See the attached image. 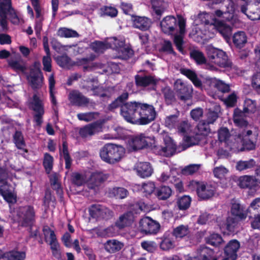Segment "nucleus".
Here are the masks:
<instances>
[{
    "instance_id": "38",
    "label": "nucleus",
    "mask_w": 260,
    "mask_h": 260,
    "mask_svg": "<svg viewBox=\"0 0 260 260\" xmlns=\"http://www.w3.org/2000/svg\"><path fill=\"white\" fill-rule=\"evenodd\" d=\"M49 180L52 189L56 191V194L59 198H63V190L60 183L58 182V174L54 173L50 175Z\"/></svg>"
},
{
    "instance_id": "16",
    "label": "nucleus",
    "mask_w": 260,
    "mask_h": 260,
    "mask_svg": "<svg viewBox=\"0 0 260 260\" xmlns=\"http://www.w3.org/2000/svg\"><path fill=\"white\" fill-rule=\"evenodd\" d=\"M240 247V243L237 240H230L223 248L224 258L222 260H236Z\"/></svg>"
},
{
    "instance_id": "8",
    "label": "nucleus",
    "mask_w": 260,
    "mask_h": 260,
    "mask_svg": "<svg viewBox=\"0 0 260 260\" xmlns=\"http://www.w3.org/2000/svg\"><path fill=\"white\" fill-rule=\"evenodd\" d=\"M89 214L92 218L106 220L111 219L114 212L111 209L100 204H92L88 208Z\"/></svg>"
},
{
    "instance_id": "14",
    "label": "nucleus",
    "mask_w": 260,
    "mask_h": 260,
    "mask_svg": "<svg viewBox=\"0 0 260 260\" xmlns=\"http://www.w3.org/2000/svg\"><path fill=\"white\" fill-rule=\"evenodd\" d=\"M215 3L221 2L223 0H212ZM224 5L225 10H217L215 11V15L220 18H223L226 20L229 21L234 17V14L236 10V6L232 0H224Z\"/></svg>"
},
{
    "instance_id": "60",
    "label": "nucleus",
    "mask_w": 260,
    "mask_h": 260,
    "mask_svg": "<svg viewBox=\"0 0 260 260\" xmlns=\"http://www.w3.org/2000/svg\"><path fill=\"white\" fill-rule=\"evenodd\" d=\"M14 143L18 149H24L25 147V142L23 137L20 132H16L14 135Z\"/></svg>"
},
{
    "instance_id": "30",
    "label": "nucleus",
    "mask_w": 260,
    "mask_h": 260,
    "mask_svg": "<svg viewBox=\"0 0 260 260\" xmlns=\"http://www.w3.org/2000/svg\"><path fill=\"white\" fill-rule=\"evenodd\" d=\"M213 251L205 245H201L197 249V255L194 257L196 260L212 259Z\"/></svg>"
},
{
    "instance_id": "41",
    "label": "nucleus",
    "mask_w": 260,
    "mask_h": 260,
    "mask_svg": "<svg viewBox=\"0 0 260 260\" xmlns=\"http://www.w3.org/2000/svg\"><path fill=\"white\" fill-rule=\"evenodd\" d=\"M233 41L237 47L242 48L247 43V37L244 31H239L234 34Z\"/></svg>"
},
{
    "instance_id": "64",
    "label": "nucleus",
    "mask_w": 260,
    "mask_h": 260,
    "mask_svg": "<svg viewBox=\"0 0 260 260\" xmlns=\"http://www.w3.org/2000/svg\"><path fill=\"white\" fill-rule=\"evenodd\" d=\"M215 177L219 179H223L226 174L229 172V170L222 166L216 167L213 171Z\"/></svg>"
},
{
    "instance_id": "2",
    "label": "nucleus",
    "mask_w": 260,
    "mask_h": 260,
    "mask_svg": "<svg viewBox=\"0 0 260 260\" xmlns=\"http://www.w3.org/2000/svg\"><path fill=\"white\" fill-rule=\"evenodd\" d=\"M256 135H252L251 131H247L242 137L239 135L237 138H234V142L230 145V148L235 151L250 150L255 148Z\"/></svg>"
},
{
    "instance_id": "47",
    "label": "nucleus",
    "mask_w": 260,
    "mask_h": 260,
    "mask_svg": "<svg viewBox=\"0 0 260 260\" xmlns=\"http://www.w3.org/2000/svg\"><path fill=\"white\" fill-rule=\"evenodd\" d=\"M207 244L212 246L217 247L224 242L221 236L218 234L213 233L205 238Z\"/></svg>"
},
{
    "instance_id": "62",
    "label": "nucleus",
    "mask_w": 260,
    "mask_h": 260,
    "mask_svg": "<svg viewBox=\"0 0 260 260\" xmlns=\"http://www.w3.org/2000/svg\"><path fill=\"white\" fill-rule=\"evenodd\" d=\"M190 56L198 63L202 64L205 62L206 58L203 53L199 50H192L190 52Z\"/></svg>"
},
{
    "instance_id": "42",
    "label": "nucleus",
    "mask_w": 260,
    "mask_h": 260,
    "mask_svg": "<svg viewBox=\"0 0 260 260\" xmlns=\"http://www.w3.org/2000/svg\"><path fill=\"white\" fill-rule=\"evenodd\" d=\"M151 4L154 12L158 16L161 15L168 6L165 0H152Z\"/></svg>"
},
{
    "instance_id": "20",
    "label": "nucleus",
    "mask_w": 260,
    "mask_h": 260,
    "mask_svg": "<svg viewBox=\"0 0 260 260\" xmlns=\"http://www.w3.org/2000/svg\"><path fill=\"white\" fill-rule=\"evenodd\" d=\"M109 175L104 174L101 172H95L92 173L88 180V187L90 189H94L105 181L108 178Z\"/></svg>"
},
{
    "instance_id": "29",
    "label": "nucleus",
    "mask_w": 260,
    "mask_h": 260,
    "mask_svg": "<svg viewBox=\"0 0 260 260\" xmlns=\"http://www.w3.org/2000/svg\"><path fill=\"white\" fill-rule=\"evenodd\" d=\"M137 165L135 169L136 170L138 176L143 178L151 176L153 172V169L150 164H137Z\"/></svg>"
},
{
    "instance_id": "6",
    "label": "nucleus",
    "mask_w": 260,
    "mask_h": 260,
    "mask_svg": "<svg viewBox=\"0 0 260 260\" xmlns=\"http://www.w3.org/2000/svg\"><path fill=\"white\" fill-rule=\"evenodd\" d=\"M241 11L252 20L260 19V1L245 0L241 4Z\"/></svg>"
},
{
    "instance_id": "61",
    "label": "nucleus",
    "mask_w": 260,
    "mask_h": 260,
    "mask_svg": "<svg viewBox=\"0 0 260 260\" xmlns=\"http://www.w3.org/2000/svg\"><path fill=\"white\" fill-rule=\"evenodd\" d=\"M128 98L127 93H124L121 96L118 97L115 101L109 105V109L113 110L119 106H122L124 104V102Z\"/></svg>"
},
{
    "instance_id": "24",
    "label": "nucleus",
    "mask_w": 260,
    "mask_h": 260,
    "mask_svg": "<svg viewBox=\"0 0 260 260\" xmlns=\"http://www.w3.org/2000/svg\"><path fill=\"white\" fill-rule=\"evenodd\" d=\"M117 41L115 38L108 39L104 42H95L91 44L92 49L97 53H102L109 48H113V43Z\"/></svg>"
},
{
    "instance_id": "5",
    "label": "nucleus",
    "mask_w": 260,
    "mask_h": 260,
    "mask_svg": "<svg viewBox=\"0 0 260 260\" xmlns=\"http://www.w3.org/2000/svg\"><path fill=\"white\" fill-rule=\"evenodd\" d=\"M18 222L23 227L31 226L35 221L36 212L31 205L19 207L17 211Z\"/></svg>"
},
{
    "instance_id": "27",
    "label": "nucleus",
    "mask_w": 260,
    "mask_h": 260,
    "mask_svg": "<svg viewBox=\"0 0 260 260\" xmlns=\"http://www.w3.org/2000/svg\"><path fill=\"white\" fill-rule=\"evenodd\" d=\"M26 253L24 251L14 249L8 251H3L4 260H25Z\"/></svg>"
},
{
    "instance_id": "35",
    "label": "nucleus",
    "mask_w": 260,
    "mask_h": 260,
    "mask_svg": "<svg viewBox=\"0 0 260 260\" xmlns=\"http://www.w3.org/2000/svg\"><path fill=\"white\" fill-rule=\"evenodd\" d=\"M137 86L146 87L150 85L156 84L159 79L152 76H141L137 75L135 77Z\"/></svg>"
},
{
    "instance_id": "51",
    "label": "nucleus",
    "mask_w": 260,
    "mask_h": 260,
    "mask_svg": "<svg viewBox=\"0 0 260 260\" xmlns=\"http://www.w3.org/2000/svg\"><path fill=\"white\" fill-rule=\"evenodd\" d=\"M210 82L212 86H214L222 92H228L230 90L229 85L221 80L213 78L211 79Z\"/></svg>"
},
{
    "instance_id": "15",
    "label": "nucleus",
    "mask_w": 260,
    "mask_h": 260,
    "mask_svg": "<svg viewBox=\"0 0 260 260\" xmlns=\"http://www.w3.org/2000/svg\"><path fill=\"white\" fill-rule=\"evenodd\" d=\"M174 90L178 98L182 101H186L191 97L192 87L186 85L180 79H178L175 81Z\"/></svg>"
},
{
    "instance_id": "3",
    "label": "nucleus",
    "mask_w": 260,
    "mask_h": 260,
    "mask_svg": "<svg viewBox=\"0 0 260 260\" xmlns=\"http://www.w3.org/2000/svg\"><path fill=\"white\" fill-rule=\"evenodd\" d=\"M125 150L121 146L113 144L105 145L100 151L102 159L106 162L119 161L124 156Z\"/></svg>"
},
{
    "instance_id": "40",
    "label": "nucleus",
    "mask_w": 260,
    "mask_h": 260,
    "mask_svg": "<svg viewBox=\"0 0 260 260\" xmlns=\"http://www.w3.org/2000/svg\"><path fill=\"white\" fill-rule=\"evenodd\" d=\"M174 247L172 236L170 232H166L162 237L160 248L163 250H169Z\"/></svg>"
},
{
    "instance_id": "34",
    "label": "nucleus",
    "mask_w": 260,
    "mask_h": 260,
    "mask_svg": "<svg viewBox=\"0 0 260 260\" xmlns=\"http://www.w3.org/2000/svg\"><path fill=\"white\" fill-rule=\"evenodd\" d=\"M102 130V126L99 123H93L88 125L80 131V134L82 137H87L98 133Z\"/></svg>"
},
{
    "instance_id": "36",
    "label": "nucleus",
    "mask_w": 260,
    "mask_h": 260,
    "mask_svg": "<svg viewBox=\"0 0 260 260\" xmlns=\"http://www.w3.org/2000/svg\"><path fill=\"white\" fill-rule=\"evenodd\" d=\"M245 113L238 109L234 111L233 120L234 123L238 127L243 128L248 125L247 121L245 120Z\"/></svg>"
},
{
    "instance_id": "11",
    "label": "nucleus",
    "mask_w": 260,
    "mask_h": 260,
    "mask_svg": "<svg viewBox=\"0 0 260 260\" xmlns=\"http://www.w3.org/2000/svg\"><path fill=\"white\" fill-rule=\"evenodd\" d=\"M163 140L165 146H154L153 148L154 152L164 156H172L176 149L175 144L171 137L166 134L163 136Z\"/></svg>"
},
{
    "instance_id": "59",
    "label": "nucleus",
    "mask_w": 260,
    "mask_h": 260,
    "mask_svg": "<svg viewBox=\"0 0 260 260\" xmlns=\"http://www.w3.org/2000/svg\"><path fill=\"white\" fill-rule=\"evenodd\" d=\"M191 128L190 124L186 121L179 122L176 128L178 133L184 135L189 132Z\"/></svg>"
},
{
    "instance_id": "32",
    "label": "nucleus",
    "mask_w": 260,
    "mask_h": 260,
    "mask_svg": "<svg viewBox=\"0 0 260 260\" xmlns=\"http://www.w3.org/2000/svg\"><path fill=\"white\" fill-rule=\"evenodd\" d=\"M237 184L241 188L251 189L255 186L256 181L253 176L244 175L238 178Z\"/></svg>"
},
{
    "instance_id": "18",
    "label": "nucleus",
    "mask_w": 260,
    "mask_h": 260,
    "mask_svg": "<svg viewBox=\"0 0 260 260\" xmlns=\"http://www.w3.org/2000/svg\"><path fill=\"white\" fill-rule=\"evenodd\" d=\"M149 138L141 134L132 138L128 142V149L129 151H136L143 148L148 145Z\"/></svg>"
},
{
    "instance_id": "31",
    "label": "nucleus",
    "mask_w": 260,
    "mask_h": 260,
    "mask_svg": "<svg viewBox=\"0 0 260 260\" xmlns=\"http://www.w3.org/2000/svg\"><path fill=\"white\" fill-rule=\"evenodd\" d=\"M133 18V25L136 28L142 30H146L151 25V21L147 17L134 16Z\"/></svg>"
},
{
    "instance_id": "9",
    "label": "nucleus",
    "mask_w": 260,
    "mask_h": 260,
    "mask_svg": "<svg viewBox=\"0 0 260 260\" xmlns=\"http://www.w3.org/2000/svg\"><path fill=\"white\" fill-rule=\"evenodd\" d=\"M156 113L154 107L149 105L139 104V111L137 124H146L154 120Z\"/></svg>"
},
{
    "instance_id": "21",
    "label": "nucleus",
    "mask_w": 260,
    "mask_h": 260,
    "mask_svg": "<svg viewBox=\"0 0 260 260\" xmlns=\"http://www.w3.org/2000/svg\"><path fill=\"white\" fill-rule=\"evenodd\" d=\"M7 12L9 13L11 21L13 23L18 24L20 22L21 20L20 15L16 13L15 10L11 8L10 4V7L6 10L3 16L0 14L1 17L0 24L3 28H6L7 26L6 14Z\"/></svg>"
},
{
    "instance_id": "45",
    "label": "nucleus",
    "mask_w": 260,
    "mask_h": 260,
    "mask_svg": "<svg viewBox=\"0 0 260 260\" xmlns=\"http://www.w3.org/2000/svg\"><path fill=\"white\" fill-rule=\"evenodd\" d=\"M155 195L160 200L168 199L172 193V190L169 186H162L156 189Z\"/></svg>"
},
{
    "instance_id": "22",
    "label": "nucleus",
    "mask_w": 260,
    "mask_h": 260,
    "mask_svg": "<svg viewBox=\"0 0 260 260\" xmlns=\"http://www.w3.org/2000/svg\"><path fill=\"white\" fill-rule=\"evenodd\" d=\"M134 220V214L132 211H127L120 215L115 222V225L119 230L129 226Z\"/></svg>"
},
{
    "instance_id": "23",
    "label": "nucleus",
    "mask_w": 260,
    "mask_h": 260,
    "mask_svg": "<svg viewBox=\"0 0 260 260\" xmlns=\"http://www.w3.org/2000/svg\"><path fill=\"white\" fill-rule=\"evenodd\" d=\"M177 20L171 16L165 17L160 22L162 31L168 34H171L176 27Z\"/></svg>"
},
{
    "instance_id": "53",
    "label": "nucleus",
    "mask_w": 260,
    "mask_h": 260,
    "mask_svg": "<svg viewBox=\"0 0 260 260\" xmlns=\"http://www.w3.org/2000/svg\"><path fill=\"white\" fill-rule=\"evenodd\" d=\"M42 231L44 236V240L47 244H48L49 241H52L53 239H57L54 231L52 230L48 226H44Z\"/></svg>"
},
{
    "instance_id": "57",
    "label": "nucleus",
    "mask_w": 260,
    "mask_h": 260,
    "mask_svg": "<svg viewBox=\"0 0 260 260\" xmlns=\"http://www.w3.org/2000/svg\"><path fill=\"white\" fill-rule=\"evenodd\" d=\"M112 193L117 199H122L126 198L128 192L127 190L123 187H115L112 190Z\"/></svg>"
},
{
    "instance_id": "25",
    "label": "nucleus",
    "mask_w": 260,
    "mask_h": 260,
    "mask_svg": "<svg viewBox=\"0 0 260 260\" xmlns=\"http://www.w3.org/2000/svg\"><path fill=\"white\" fill-rule=\"evenodd\" d=\"M69 100L72 104L78 106H85L89 102V99L77 91L70 92Z\"/></svg>"
},
{
    "instance_id": "49",
    "label": "nucleus",
    "mask_w": 260,
    "mask_h": 260,
    "mask_svg": "<svg viewBox=\"0 0 260 260\" xmlns=\"http://www.w3.org/2000/svg\"><path fill=\"white\" fill-rule=\"evenodd\" d=\"M209 124L204 121H200L197 126L198 132L197 134L201 135V138H204L206 139V136L210 133V129L209 126Z\"/></svg>"
},
{
    "instance_id": "26",
    "label": "nucleus",
    "mask_w": 260,
    "mask_h": 260,
    "mask_svg": "<svg viewBox=\"0 0 260 260\" xmlns=\"http://www.w3.org/2000/svg\"><path fill=\"white\" fill-rule=\"evenodd\" d=\"M124 246L123 243L116 239H110L104 244L105 250L109 253L119 251Z\"/></svg>"
},
{
    "instance_id": "37",
    "label": "nucleus",
    "mask_w": 260,
    "mask_h": 260,
    "mask_svg": "<svg viewBox=\"0 0 260 260\" xmlns=\"http://www.w3.org/2000/svg\"><path fill=\"white\" fill-rule=\"evenodd\" d=\"M48 244L50 245L52 256L58 260H61L62 258V251L57 239H53L52 241H49Z\"/></svg>"
},
{
    "instance_id": "56",
    "label": "nucleus",
    "mask_w": 260,
    "mask_h": 260,
    "mask_svg": "<svg viewBox=\"0 0 260 260\" xmlns=\"http://www.w3.org/2000/svg\"><path fill=\"white\" fill-rule=\"evenodd\" d=\"M220 111V107L218 105H216L215 111H212L209 109L208 113L207 114L206 121L208 124H212L218 118V112Z\"/></svg>"
},
{
    "instance_id": "10",
    "label": "nucleus",
    "mask_w": 260,
    "mask_h": 260,
    "mask_svg": "<svg viewBox=\"0 0 260 260\" xmlns=\"http://www.w3.org/2000/svg\"><path fill=\"white\" fill-rule=\"evenodd\" d=\"M196 187L198 197L202 200H208L212 198L216 191L215 187L211 184H205L204 183L192 180L189 182V186Z\"/></svg>"
},
{
    "instance_id": "48",
    "label": "nucleus",
    "mask_w": 260,
    "mask_h": 260,
    "mask_svg": "<svg viewBox=\"0 0 260 260\" xmlns=\"http://www.w3.org/2000/svg\"><path fill=\"white\" fill-rule=\"evenodd\" d=\"M181 73L188 78L196 87H201L202 83L197 78L196 74L194 72L188 69L181 70Z\"/></svg>"
},
{
    "instance_id": "46",
    "label": "nucleus",
    "mask_w": 260,
    "mask_h": 260,
    "mask_svg": "<svg viewBox=\"0 0 260 260\" xmlns=\"http://www.w3.org/2000/svg\"><path fill=\"white\" fill-rule=\"evenodd\" d=\"M191 198L189 196L184 195L178 198L176 204L180 210H185L190 206Z\"/></svg>"
},
{
    "instance_id": "19",
    "label": "nucleus",
    "mask_w": 260,
    "mask_h": 260,
    "mask_svg": "<svg viewBox=\"0 0 260 260\" xmlns=\"http://www.w3.org/2000/svg\"><path fill=\"white\" fill-rule=\"evenodd\" d=\"M116 49L118 53V57L126 59L131 56L133 52L128 47L125 45L123 39L117 40V41L113 43V48Z\"/></svg>"
},
{
    "instance_id": "55",
    "label": "nucleus",
    "mask_w": 260,
    "mask_h": 260,
    "mask_svg": "<svg viewBox=\"0 0 260 260\" xmlns=\"http://www.w3.org/2000/svg\"><path fill=\"white\" fill-rule=\"evenodd\" d=\"M9 66L17 72H23L25 68L23 61L21 60L10 59L8 60Z\"/></svg>"
},
{
    "instance_id": "4",
    "label": "nucleus",
    "mask_w": 260,
    "mask_h": 260,
    "mask_svg": "<svg viewBox=\"0 0 260 260\" xmlns=\"http://www.w3.org/2000/svg\"><path fill=\"white\" fill-rule=\"evenodd\" d=\"M206 50L208 58L211 63L223 68L231 66V63L229 60L228 56L222 50L211 45L207 46Z\"/></svg>"
},
{
    "instance_id": "12",
    "label": "nucleus",
    "mask_w": 260,
    "mask_h": 260,
    "mask_svg": "<svg viewBox=\"0 0 260 260\" xmlns=\"http://www.w3.org/2000/svg\"><path fill=\"white\" fill-rule=\"evenodd\" d=\"M159 228V224L149 217H144L139 221V231L146 235L156 234Z\"/></svg>"
},
{
    "instance_id": "39",
    "label": "nucleus",
    "mask_w": 260,
    "mask_h": 260,
    "mask_svg": "<svg viewBox=\"0 0 260 260\" xmlns=\"http://www.w3.org/2000/svg\"><path fill=\"white\" fill-rule=\"evenodd\" d=\"M179 27L180 35H176L174 37V43L180 51H182V35L185 32V21L183 19H180L179 20Z\"/></svg>"
},
{
    "instance_id": "43",
    "label": "nucleus",
    "mask_w": 260,
    "mask_h": 260,
    "mask_svg": "<svg viewBox=\"0 0 260 260\" xmlns=\"http://www.w3.org/2000/svg\"><path fill=\"white\" fill-rule=\"evenodd\" d=\"M189 233L188 225L183 224L180 225L174 228L172 232H171L172 236H174L176 239H182L186 236Z\"/></svg>"
},
{
    "instance_id": "33",
    "label": "nucleus",
    "mask_w": 260,
    "mask_h": 260,
    "mask_svg": "<svg viewBox=\"0 0 260 260\" xmlns=\"http://www.w3.org/2000/svg\"><path fill=\"white\" fill-rule=\"evenodd\" d=\"M205 139L201 138L199 134L196 133L195 135L184 137L182 150H185L189 147L199 144L202 141L205 142Z\"/></svg>"
},
{
    "instance_id": "54",
    "label": "nucleus",
    "mask_w": 260,
    "mask_h": 260,
    "mask_svg": "<svg viewBox=\"0 0 260 260\" xmlns=\"http://www.w3.org/2000/svg\"><path fill=\"white\" fill-rule=\"evenodd\" d=\"M178 116L172 115L167 116L165 120V124L170 129H176L178 123Z\"/></svg>"
},
{
    "instance_id": "17",
    "label": "nucleus",
    "mask_w": 260,
    "mask_h": 260,
    "mask_svg": "<svg viewBox=\"0 0 260 260\" xmlns=\"http://www.w3.org/2000/svg\"><path fill=\"white\" fill-rule=\"evenodd\" d=\"M27 80L29 85L33 89H39L43 84V77L42 72L38 67L31 69Z\"/></svg>"
},
{
    "instance_id": "63",
    "label": "nucleus",
    "mask_w": 260,
    "mask_h": 260,
    "mask_svg": "<svg viewBox=\"0 0 260 260\" xmlns=\"http://www.w3.org/2000/svg\"><path fill=\"white\" fill-rule=\"evenodd\" d=\"M256 111V105L255 102L246 99L244 105L243 112L245 113H254Z\"/></svg>"
},
{
    "instance_id": "7",
    "label": "nucleus",
    "mask_w": 260,
    "mask_h": 260,
    "mask_svg": "<svg viewBox=\"0 0 260 260\" xmlns=\"http://www.w3.org/2000/svg\"><path fill=\"white\" fill-rule=\"evenodd\" d=\"M139 104L136 102L127 103L121 107V114L127 122L137 124Z\"/></svg>"
},
{
    "instance_id": "13",
    "label": "nucleus",
    "mask_w": 260,
    "mask_h": 260,
    "mask_svg": "<svg viewBox=\"0 0 260 260\" xmlns=\"http://www.w3.org/2000/svg\"><path fill=\"white\" fill-rule=\"evenodd\" d=\"M30 107L35 111L34 120L36 124L40 126L42 122V116L44 114L43 99L37 94H34L30 102Z\"/></svg>"
},
{
    "instance_id": "58",
    "label": "nucleus",
    "mask_w": 260,
    "mask_h": 260,
    "mask_svg": "<svg viewBox=\"0 0 260 260\" xmlns=\"http://www.w3.org/2000/svg\"><path fill=\"white\" fill-rule=\"evenodd\" d=\"M9 170L6 164H0V182L4 185L7 183Z\"/></svg>"
},
{
    "instance_id": "52",
    "label": "nucleus",
    "mask_w": 260,
    "mask_h": 260,
    "mask_svg": "<svg viewBox=\"0 0 260 260\" xmlns=\"http://www.w3.org/2000/svg\"><path fill=\"white\" fill-rule=\"evenodd\" d=\"M58 35L59 36L64 38H75L79 36L76 31L66 27L59 29Z\"/></svg>"
},
{
    "instance_id": "1",
    "label": "nucleus",
    "mask_w": 260,
    "mask_h": 260,
    "mask_svg": "<svg viewBox=\"0 0 260 260\" xmlns=\"http://www.w3.org/2000/svg\"><path fill=\"white\" fill-rule=\"evenodd\" d=\"M198 19L201 22L192 28L190 36L198 41L200 39L207 40L213 37L218 31L223 37H228L231 32L230 25L222 21L214 19L209 13L203 12L199 14Z\"/></svg>"
},
{
    "instance_id": "28",
    "label": "nucleus",
    "mask_w": 260,
    "mask_h": 260,
    "mask_svg": "<svg viewBox=\"0 0 260 260\" xmlns=\"http://www.w3.org/2000/svg\"><path fill=\"white\" fill-rule=\"evenodd\" d=\"M231 212L232 215L238 219H245L247 217L245 208L240 204L234 202L232 204Z\"/></svg>"
},
{
    "instance_id": "50",
    "label": "nucleus",
    "mask_w": 260,
    "mask_h": 260,
    "mask_svg": "<svg viewBox=\"0 0 260 260\" xmlns=\"http://www.w3.org/2000/svg\"><path fill=\"white\" fill-rule=\"evenodd\" d=\"M248 210L254 217L260 214V198L254 199L250 204Z\"/></svg>"
},
{
    "instance_id": "44",
    "label": "nucleus",
    "mask_w": 260,
    "mask_h": 260,
    "mask_svg": "<svg viewBox=\"0 0 260 260\" xmlns=\"http://www.w3.org/2000/svg\"><path fill=\"white\" fill-rule=\"evenodd\" d=\"M231 137L229 129L226 127H221L218 131V138L220 142H224L230 147L232 142H234V139H231L229 141V139Z\"/></svg>"
}]
</instances>
